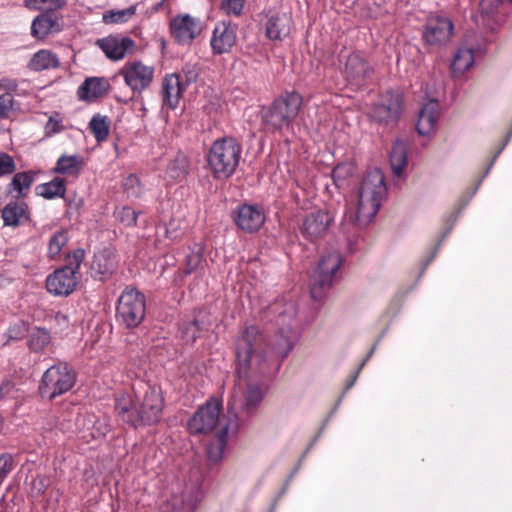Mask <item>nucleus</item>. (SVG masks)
Segmentation results:
<instances>
[{"label": "nucleus", "mask_w": 512, "mask_h": 512, "mask_svg": "<svg viewBox=\"0 0 512 512\" xmlns=\"http://www.w3.org/2000/svg\"><path fill=\"white\" fill-rule=\"evenodd\" d=\"M189 252L185 256L184 269L178 271L175 275V283L181 285L184 278L195 272L203 261V246L200 243H194L189 246Z\"/></svg>", "instance_id": "obj_27"}, {"label": "nucleus", "mask_w": 512, "mask_h": 512, "mask_svg": "<svg viewBox=\"0 0 512 512\" xmlns=\"http://www.w3.org/2000/svg\"><path fill=\"white\" fill-rule=\"evenodd\" d=\"M108 88V83L104 78L88 77L79 86L77 95L80 100L93 101L102 97Z\"/></svg>", "instance_id": "obj_26"}, {"label": "nucleus", "mask_w": 512, "mask_h": 512, "mask_svg": "<svg viewBox=\"0 0 512 512\" xmlns=\"http://www.w3.org/2000/svg\"><path fill=\"white\" fill-rule=\"evenodd\" d=\"M169 30L178 44L189 45L201 33L202 24L199 18L190 14H178L171 19Z\"/></svg>", "instance_id": "obj_14"}, {"label": "nucleus", "mask_w": 512, "mask_h": 512, "mask_svg": "<svg viewBox=\"0 0 512 512\" xmlns=\"http://www.w3.org/2000/svg\"><path fill=\"white\" fill-rule=\"evenodd\" d=\"M439 104L436 100L426 102L418 114L416 129L419 135L429 136L436 130Z\"/></svg>", "instance_id": "obj_24"}, {"label": "nucleus", "mask_w": 512, "mask_h": 512, "mask_svg": "<svg viewBox=\"0 0 512 512\" xmlns=\"http://www.w3.org/2000/svg\"><path fill=\"white\" fill-rule=\"evenodd\" d=\"M83 165L84 162L81 156L64 154L58 158L53 171L58 174L77 177L80 174Z\"/></svg>", "instance_id": "obj_30"}, {"label": "nucleus", "mask_w": 512, "mask_h": 512, "mask_svg": "<svg viewBox=\"0 0 512 512\" xmlns=\"http://www.w3.org/2000/svg\"><path fill=\"white\" fill-rule=\"evenodd\" d=\"M154 72L153 66L146 65L140 60H132L126 62L118 73L134 93L141 94L153 82Z\"/></svg>", "instance_id": "obj_12"}, {"label": "nucleus", "mask_w": 512, "mask_h": 512, "mask_svg": "<svg viewBox=\"0 0 512 512\" xmlns=\"http://www.w3.org/2000/svg\"><path fill=\"white\" fill-rule=\"evenodd\" d=\"M199 321L194 319L192 321H185L180 326L181 337L187 344H193L199 336Z\"/></svg>", "instance_id": "obj_44"}, {"label": "nucleus", "mask_w": 512, "mask_h": 512, "mask_svg": "<svg viewBox=\"0 0 512 512\" xmlns=\"http://www.w3.org/2000/svg\"><path fill=\"white\" fill-rule=\"evenodd\" d=\"M60 62L56 54L50 50L42 49L36 52L28 63L31 71L40 72L43 70L59 67Z\"/></svg>", "instance_id": "obj_31"}, {"label": "nucleus", "mask_w": 512, "mask_h": 512, "mask_svg": "<svg viewBox=\"0 0 512 512\" xmlns=\"http://www.w3.org/2000/svg\"><path fill=\"white\" fill-rule=\"evenodd\" d=\"M245 0H222V9L227 14L239 16L244 8Z\"/></svg>", "instance_id": "obj_49"}, {"label": "nucleus", "mask_w": 512, "mask_h": 512, "mask_svg": "<svg viewBox=\"0 0 512 512\" xmlns=\"http://www.w3.org/2000/svg\"><path fill=\"white\" fill-rule=\"evenodd\" d=\"M402 103V95L399 92L392 90L384 92L373 104L370 112L371 120L383 126L396 125L401 117Z\"/></svg>", "instance_id": "obj_11"}, {"label": "nucleus", "mask_w": 512, "mask_h": 512, "mask_svg": "<svg viewBox=\"0 0 512 512\" xmlns=\"http://www.w3.org/2000/svg\"><path fill=\"white\" fill-rule=\"evenodd\" d=\"M14 469V460L11 454H0V486Z\"/></svg>", "instance_id": "obj_46"}, {"label": "nucleus", "mask_w": 512, "mask_h": 512, "mask_svg": "<svg viewBox=\"0 0 512 512\" xmlns=\"http://www.w3.org/2000/svg\"><path fill=\"white\" fill-rule=\"evenodd\" d=\"M145 313V296L134 287H126L118 298L116 320L126 328H135L142 323Z\"/></svg>", "instance_id": "obj_9"}, {"label": "nucleus", "mask_w": 512, "mask_h": 512, "mask_svg": "<svg viewBox=\"0 0 512 512\" xmlns=\"http://www.w3.org/2000/svg\"><path fill=\"white\" fill-rule=\"evenodd\" d=\"M241 157V143L232 136H224L211 144L207 163L214 178L228 179L238 168Z\"/></svg>", "instance_id": "obj_5"}, {"label": "nucleus", "mask_w": 512, "mask_h": 512, "mask_svg": "<svg viewBox=\"0 0 512 512\" xmlns=\"http://www.w3.org/2000/svg\"><path fill=\"white\" fill-rule=\"evenodd\" d=\"M374 352V348L371 349V351L369 352V354L367 355V357L362 361V363L360 364L358 370L355 372V374L353 375V377L351 378V380L347 383L346 385V390H349L355 383L358 375H359V372L360 370L364 367V365L366 364V362L368 361V359L371 357V355L373 354Z\"/></svg>", "instance_id": "obj_54"}, {"label": "nucleus", "mask_w": 512, "mask_h": 512, "mask_svg": "<svg viewBox=\"0 0 512 512\" xmlns=\"http://www.w3.org/2000/svg\"><path fill=\"white\" fill-rule=\"evenodd\" d=\"M237 39V26L230 22H219L215 25L210 46L213 54L221 55L231 51Z\"/></svg>", "instance_id": "obj_18"}, {"label": "nucleus", "mask_w": 512, "mask_h": 512, "mask_svg": "<svg viewBox=\"0 0 512 512\" xmlns=\"http://www.w3.org/2000/svg\"><path fill=\"white\" fill-rule=\"evenodd\" d=\"M433 257H434V255H432V256L430 257V259L428 260V262L426 263V265H428V263H429L430 261H432V260H433Z\"/></svg>", "instance_id": "obj_58"}, {"label": "nucleus", "mask_w": 512, "mask_h": 512, "mask_svg": "<svg viewBox=\"0 0 512 512\" xmlns=\"http://www.w3.org/2000/svg\"><path fill=\"white\" fill-rule=\"evenodd\" d=\"M16 169L15 161L7 153H0V177L12 174Z\"/></svg>", "instance_id": "obj_48"}, {"label": "nucleus", "mask_w": 512, "mask_h": 512, "mask_svg": "<svg viewBox=\"0 0 512 512\" xmlns=\"http://www.w3.org/2000/svg\"><path fill=\"white\" fill-rule=\"evenodd\" d=\"M77 375L67 362L59 361L49 367L42 375L39 384L41 398L53 400L70 391L76 383Z\"/></svg>", "instance_id": "obj_7"}, {"label": "nucleus", "mask_w": 512, "mask_h": 512, "mask_svg": "<svg viewBox=\"0 0 512 512\" xmlns=\"http://www.w3.org/2000/svg\"><path fill=\"white\" fill-rule=\"evenodd\" d=\"M199 493H184L181 498H174L172 512H194L199 502Z\"/></svg>", "instance_id": "obj_39"}, {"label": "nucleus", "mask_w": 512, "mask_h": 512, "mask_svg": "<svg viewBox=\"0 0 512 512\" xmlns=\"http://www.w3.org/2000/svg\"><path fill=\"white\" fill-rule=\"evenodd\" d=\"M372 73V67L361 54L352 53L348 56L345 65V76L352 85H364L371 78Z\"/></svg>", "instance_id": "obj_21"}, {"label": "nucleus", "mask_w": 512, "mask_h": 512, "mask_svg": "<svg viewBox=\"0 0 512 512\" xmlns=\"http://www.w3.org/2000/svg\"><path fill=\"white\" fill-rule=\"evenodd\" d=\"M296 311L288 304L277 316V324L282 327L267 343L269 355L262 351V336L257 326H247L236 341V372L239 376H261L271 367V357L285 359L293 350L296 334L293 331Z\"/></svg>", "instance_id": "obj_1"}, {"label": "nucleus", "mask_w": 512, "mask_h": 512, "mask_svg": "<svg viewBox=\"0 0 512 512\" xmlns=\"http://www.w3.org/2000/svg\"><path fill=\"white\" fill-rule=\"evenodd\" d=\"M67 0H24V5L30 10L52 12L66 6Z\"/></svg>", "instance_id": "obj_42"}, {"label": "nucleus", "mask_w": 512, "mask_h": 512, "mask_svg": "<svg viewBox=\"0 0 512 512\" xmlns=\"http://www.w3.org/2000/svg\"><path fill=\"white\" fill-rule=\"evenodd\" d=\"M263 400L262 389L255 384H249L245 391L235 388L228 400V419L238 420L239 427L253 415Z\"/></svg>", "instance_id": "obj_10"}, {"label": "nucleus", "mask_w": 512, "mask_h": 512, "mask_svg": "<svg viewBox=\"0 0 512 512\" xmlns=\"http://www.w3.org/2000/svg\"><path fill=\"white\" fill-rule=\"evenodd\" d=\"M351 174V168L346 164H338L332 170L331 176L335 185L340 186L341 182Z\"/></svg>", "instance_id": "obj_50"}, {"label": "nucleus", "mask_w": 512, "mask_h": 512, "mask_svg": "<svg viewBox=\"0 0 512 512\" xmlns=\"http://www.w3.org/2000/svg\"><path fill=\"white\" fill-rule=\"evenodd\" d=\"M37 481L41 484V487L38 488V493L44 492L46 488L45 479L43 477H38L34 480V488H36Z\"/></svg>", "instance_id": "obj_56"}, {"label": "nucleus", "mask_w": 512, "mask_h": 512, "mask_svg": "<svg viewBox=\"0 0 512 512\" xmlns=\"http://www.w3.org/2000/svg\"><path fill=\"white\" fill-rule=\"evenodd\" d=\"M85 258V251L77 248L65 257V266L56 269L46 278V289L54 296H69L78 285L81 264Z\"/></svg>", "instance_id": "obj_6"}, {"label": "nucleus", "mask_w": 512, "mask_h": 512, "mask_svg": "<svg viewBox=\"0 0 512 512\" xmlns=\"http://www.w3.org/2000/svg\"><path fill=\"white\" fill-rule=\"evenodd\" d=\"M474 62L475 57L473 50L467 47H459L451 63L452 73L456 76H460L472 68Z\"/></svg>", "instance_id": "obj_33"}, {"label": "nucleus", "mask_w": 512, "mask_h": 512, "mask_svg": "<svg viewBox=\"0 0 512 512\" xmlns=\"http://www.w3.org/2000/svg\"><path fill=\"white\" fill-rule=\"evenodd\" d=\"M163 406L164 398L157 386H148L139 403L126 393L115 399V411L119 417L134 427L157 423L161 418Z\"/></svg>", "instance_id": "obj_2"}, {"label": "nucleus", "mask_w": 512, "mask_h": 512, "mask_svg": "<svg viewBox=\"0 0 512 512\" xmlns=\"http://www.w3.org/2000/svg\"><path fill=\"white\" fill-rule=\"evenodd\" d=\"M51 336L48 330L36 328L30 334L28 346L32 352H40L49 345Z\"/></svg>", "instance_id": "obj_40"}, {"label": "nucleus", "mask_w": 512, "mask_h": 512, "mask_svg": "<svg viewBox=\"0 0 512 512\" xmlns=\"http://www.w3.org/2000/svg\"><path fill=\"white\" fill-rule=\"evenodd\" d=\"M59 31L60 25L58 19L47 12L35 17L31 24V35L37 39H44L48 35Z\"/></svg>", "instance_id": "obj_28"}, {"label": "nucleus", "mask_w": 512, "mask_h": 512, "mask_svg": "<svg viewBox=\"0 0 512 512\" xmlns=\"http://www.w3.org/2000/svg\"><path fill=\"white\" fill-rule=\"evenodd\" d=\"M188 85L189 81H184L179 74L165 76L161 91L163 104L170 109H175L179 104L182 93Z\"/></svg>", "instance_id": "obj_23"}, {"label": "nucleus", "mask_w": 512, "mask_h": 512, "mask_svg": "<svg viewBox=\"0 0 512 512\" xmlns=\"http://www.w3.org/2000/svg\"><path fill=\"white\" fill-rule=\"evenodd\" d=\"M292 21L286 14L273 15L268 19L266 35L271 40H282L289 36Z\"/></svg>", "instance_id": "obj_29"}, {"label": "nucleus", "mask_w": 512, "mask_h": 512, "mask_svg": "<svg viewBox=\"0 0 512 512\" xmlns=\"http://www.w3.org/2000/svg\"><path fill=\"white\" fill-rule=\"evenodd\" d=\"M239 429L238 420L227 419V422L217 430L215 436L207 447V456L212 462L222 459L226 447L227 437L235 435Z\"/></svg>", "instance_id": "obj_22"}, {"label": "nucleus", "mask_w": 512, "mask_h": 512, "mask_svg": "<svg viewBox=\"0 0 512 512\" xmlns=\"http://www.w3.org/2000/svg\"><path fill=\"white\" fill-rule=\"evenodd\" d=\"M303 104V97L296 91H285L261 111V119L268 132H283L289 129L297 118Z\"/></svg>", "instance_id": "obj_4"}, {"label": "nucleus", "mask_w": 512, "mask_h": 512, "mask_svg": "<svg viewBox=\"0 0 512 512\" xmlns=\"http://www.w3.org/2000/svg\"><path fill=\"white\" fill-rule=\"evenodd\" d=\"M123 188L130 197L138 198L143 192L140 179L135 174H130L123 180Z\"/></svg>", "instance_id": "obj_45"}, {"label": "nucleus", "mask_w": 512, "mask_h": 512, "mask_svg": "<svg viewBox=\"0 0 512 512\" xmlns=\"http://www.w3.org/2000/svg\"><path fill=\"white\" fill-rule=\"evenodd\" d=\"M333 220L334 215L327 210L313 211L305 217L301 232L304 237L313 241L326 233Z\"/></svg>", "instance_id": "obj_19"}, {"label": "nucleus", "mask_w": 512, "mask_h": 512, "mask_svg": "<svg viewBox=\"0 0 512 512\" xmlns=\"http://www.w3.org/2000/svg\"><path fill=\"white\" fill-rule=\"evenodd\" d=\"M5 226H18L22 220L28 219L27 205L19 202L8 203L2 210Z\"/></svg>", "instance_id": "obj_32"}, {"label": "nucleus", "mask_w": 512, "mask_h": 512, "mask_svg": "<svg viewBox=\"0 0 512 512\" xmlns=\"http://www.w3.org/2000/svg\"><path fill=\"white\" fill-rule=\"evenodd\" d=\"M502 4H512V0H499Z\"/></svg>", "instance_id": "obj_57"}, {"label": "nucleus", "mask_w": 512, "mask_h": 512, "mask_svg": "<svg viewBox=\"0 0 512 512\" xmlns=\"http://www.w3.org/2000/svg\"><path fill=\"white\" fill-rule=\"evenodd\" d=\"M45 135L47 137H51L57 133H60L64 130V126L62 125V121L58 118V115L51 116L46 125H45Z\"/></svg>", "instance_id": "obj_51"}, {"label": "nucleus", "mask_w": 512, "mask_h": 512, "mask_svg": "<svg viewBox=\"0 0 512 512\" xmlns=\"http://www.w3.org/2000/svg\"><path fill=\"white\" fill-rule=\"evenodd\" d=\"M54 321L59 325H67L68 317L61 311H58L54 314Z\"/></svg>", "instance_id": "obj_55"}, {"label": "nucleus", "mask_w": 512, "mask_h": 512, "mask_svg": "<svg viewBox=\"0 0 512 512\" xmlns=\"http://www.w3.org/2000/svg\"><path fill=\"white\" fill-rule=\"evenodd\" d=\"M387 194L385 177L379 169L367 172L357 190L356 214L350 221L358 226H366L377 214Z\"/></svg>", "instance_id": "obj_3"}, {"label": "nucleus", "mask_w": 512, "mask_h": 512, "mask_svg": "<svg viewBox=\"0 0 512 512\" xmlns=\"http://www.w3.org/2000/svg\"><path fill=\"white\" fill-rule=\"evenodd\" d=\"M37 194L45 199H54L64 197L66 193V180L61 177H55L47 183L36 187Z\"/></svg>", "instance_id": "obj_34"}, {"label": "nucleus", "mask_w": 512, "mask_h": 512, "mask_svg": "<svg viewBox=\"0 0 512 512\" xmlns=\"http://www.w3.org/2000/svg\"><path fill=\"white\" fill-rule=\"evenodd\" d=\"M233 219L243 232L255 233L265 223V214L257 205L243 204L234 211Z\"/></svg>", "instance_id": "obj_16"}, {"label": "nucleus", "mask_w": 512, "mask_h": 512, "mask_svg": "<svg viewBox=\"0 0 512 512\" xmlns=\"http://www.w3.org/2000/svg\"><path fill=\"white\" fill-rule=\"evenodd\" d=\"M221 404L217 400H209L200 406L188 421L191 434H208L214 432L219 425Z\"/></svg>", "instance_id": "obj_13"}, {"label": "nucleus", "mask_w": 512, "mask_h": 512, "mask_svg": "<svg viewBox=\"0 0 512 512\" xmlns=\"http://www.w3.org/2000/svg\"><path fill=\"white\" fill-rule=\"evenodd\" d=\"M34 181L35 174L32 171L18 172L12 178L10 191H15L21 196L30 189Z\"/></svg>", "instance_id": "obj_37"}, {"label": "nucleus", "mask_w": 512, "mask_h": 512, "mask_svg": "<svg viewBox=\"0 0 512 512\" xmlns=\"http://www.w3.org/2000/svg\"><path fill=\"white\" fill-rule=\"evenodd\" d=\"M18 82L12 78H2L0 79V90H4L6 92H13L17 89Z\"/></svg>", "instance_id": "obj_53"}, {"label": "nucleus", "mask_w": 512, "mask_h": 512, "mask_svg": "<svg viewBox=\"0 0 512 512\" xmlns=\"http://www.w3.org/2000/svg\"><path fill=\"white\" fill-rule=\"evenodd\" d=\"M139 212L129 206L118 207L114 211L115 218L127 227H134L137 224Z\"/></svg>", "instance_id": "obj_43"}, {"label": "nucleus", "mask_w": 512, "mask_h": 512, "mask_svg": "<svg viewBox=\"0 0 512 512\" xmlns=\"http://www.w3.org/2000/svg\"><path fill=\"white\" fill-rule=\"evenodd\" d=\"M189 160L185 155H177L166 168L165 175L171 181H182L188 174Z\"/></svg>", "instance_id": "obj_35"}, {"label": "nucleus", "mask_w": 512, "mask_h": 512, "mask_svg": "<svg viewBox=\"0 0 512 512\" xmlns=\"http://www.w3.org/2000/svg\"><path fill=\"white\" fill-rule=\"evenodd\" d=\"M12 106V97L9 94L0 96V118L7 116Z\"/></svg>", "instance_id": "obj_52"}, {"label": "nucleus", "mask_w": 512, "mask_h": 512, "mask_svg": "<svg viewBox=\"0 0 512 512\" xmlns=\"http://www.w3.org/2000/svg\"><path fill=\"white\" fill-rule=\"evenodd\" d=\"M69 241L68 232L64 229L56 231L48 241L47 256L50 260L60 259L63 248Z\"/></svg>", "instance_id": "obj_36"}, {"label": "nucleus", "mask_w": 512, "mask_h": 512, "mask_svg": "<svg viewBox=\"0 0 512 512\" xmlns=\"http://www.w3.org/2000/svg\"><path fill=\"white\" fill-rule=\"evenodd\" d=\"M97 46L103 51L105 56L113 61H119L125 58L128 53H132L135 48V41L127 36L109 35L98 39Z\"/></svg>", "instance_id": "obj_17"}, {"label": "nucleus", "mask_w": 512, "mask_h": 512, "mask_svg": "<svg viewBox=\"0 0 512 512\" xmlns=\"http://www.w3.org/2000/svg\"><path fill=\"white\" fill-rule=\"evenodd\" d=\"M408 146L403 140H396L390 151V166L392 173L399 179L406 177L405 168L408 164Z\"/></svg>", "instance_id": "obj_25"}, {"label": "nucleus", "mask_w": 512, "mask_h": 512, "mask_svg": "<svg viewBox=\"0 0 512 512\" xmlns=\"http://www.w3.org/2000/svg\"><path fill=\"white\" fill-rule=\"evenodd\" d=\"M136 13V5L122 10H109L103 14L102 20L105 24H122L127 22Z\"/></svg>", "instance_id": "obj_41"}, {"label": "nucleus", "mask_w": 512, "mask_h": 512, "mask_svg": "<svg viewBox=\"0 0 512 512\" xmlns=\"http://www.w3.org/2000/svg\"><path fill=\"white\" fill-rule=\"evenodd\" d=\"M342 261V256L337 250L329 251L321 256L310 287L311 297L315 301L322 300L338 279Z\"/></svg>", "instance_id": "obj_8"}, {"label": "nucleus", "mask_w": 512, "mask_h": 512, "mask_svg": "<svg viewBox=\"0 0 512 512\" xmlns=\"http://www.w3.org/2000/svg\"><path fill=\"white\" fill-rule=\"evenodd\" d=\"M118 257L112 248H104L94 254L92 261V272L95 279L106 281L117 270Z\"/></svg>", "instance_id": "obj_20"}, {"label": "nucleus", "mask_w": 512, "mask_h": 512, "mask_svg": "<svg viewBox=\"0 0 512 512\" xmlns=\"http://www.w3.org/2000/svg\"><path fill=\"white\" fill-rule=\"evenodd\" d=\"M89 129L98 142L105 141L109 136V121L106 116L94 115L89 122Z\"/></svg>", "instance_id": "obj_38"}, {"label": "nucleus", "mask_w": 512, "mask_h": 512, "mask_svg": "<svg viewBox=\"0 0 512 512\" xmlns=\"http://www.w3.org/2000/svg\"><path fill=\"white\" fill-rule=\"evenodd\" d=\"M27 328L23 323H14L5 332L7 342L21 340L25 337Z\"/></svg>", "instance_id": "obj_47"}, {"label": "nucleus", "mask_w": 512, "mask_h": 512, "mask_svg": "<svg viewBox=\"0 0 512 512\" xmlns=\"http://www.w3.org/2000/svg\"><path fill=\"white\" fill-rule=\"evenodd\" d=\"M452 31L453 23L449 18L430 16L424 25L422 38L426 45L441 46L449 41Z\"/></svg>", "instance_id": "obj_15"}]
</instances>
